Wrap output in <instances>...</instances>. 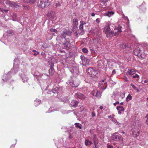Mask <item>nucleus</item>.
<instances>
[{"label": "nucleus", "instance_id": "40", "mask_svg": "<svg viewBox=\"0 0 148 148\" xmlns=\"http://www.w3.org/2000/svg\"><path fill=\"white\" fill-rule=\"evenodd\" d=\"M15 146V145L13 144L12 145H11L10 147V148H14Z\"/></svg>", "mask_w": 148, "mask_h": 148}, {"label": "nucleus", "instance_id": "5", "mask_svg": "<svg viewBox=\"0 0 148 148\" xmlns=\"http://www.w3.org/2000/svg\"><path fill=\"white\" fill-rule=\"evenodd\" d=\"M47 16L51 20H53L56 17L55 12L53 10L49 11L47 14Z\"/></svg>", "mask_w": 148, "mask_h": 148}, {"label": "nucleus", "instance_id": "60", "mask_svg": "<svg viewBox=\"0 0 148 148\" xmlns=\"http://www.w3.org/2000/svg\"><path fill=\"white\" fill-rule=\"evenodd\" d=\"M107 86V85L106 86V85H104V87H106H106Z\"/></svg>", "mask_w": 148, "mask_h": 148}, {"label": "nucleus", "instance_id": "22", "mask_svg": "<svg viewBox=\"0 0 148 148\" xmlns=\"http://www.w3.org/2000/svg\"><path fill=\"white\" fill-rule=\"evenodd\" d=\"M114 32L113 31H111L108 32V34H106V36L107 37H112L114 36Z\"/></svg>", "mask_w": 148, "mask_h": 148}, {"label": "nucleus", "instance_id": "29", "mask_svg": "<svg viewBox=\"0 0 148 148\" xmlns=\"http://www.w3.org/2000/svg\"><path fill=\"white\" fill-rule=\"evenodd\" d=\"M82 52L84 53H87L88 52V50L85 48H84L82 49Z\"/></svg>", "mask_w": 148, "mask_h": 148}, {"label": "nucleus", "instance_id": "44", "mask_svg": "<svg viewBox=\"0 0 148 148\" xmlns=\"http://www.w3.org/2000/svg\"><path fill=\"white\" fill-rule=\"evenodd\" d=\"M146 117H147L148 118V115H147L146 116ZM146 123L148 125V118H147V120L146 121Z\"/></svg>", "mask_w": 148, "mask_h": 148}, {"label": "nucleus", "instance_id": "7", "mask_svg": "<svg viewBox=\"0 0 148 148\" xmlns=\"http://www.w3.org/2000/svg\"><path fill=\"white\" fill-rule=\"evenodd\" d=\"M134 53L135 55L142 57V54L141 52V50L139 47H138L136 48L134 51Z\"/></svg>", "mask_w": 148, "mask_h": 148}, {"label": "nucleus", "instance_id": "35", "mask_svg": "<svg viewBox=\"0 0 148 148\" xmlns=\"http://www.w3.org/2000/svg\"><path fill=\"white\" fill-rule=\"evenodd\" d=\"M96 22L99 23L100 22V19L99 18H97L96 19Z\"/></svg>", "mask_w": 148, "mask_h": 148}, {"label": "nucleus", "instance_id": "57", "mask_svg": "<svg viewBox=\"0 0 148 148\" xmlns=\"http://www.w3.org/2000/svg\"><path fill=\"white\" fill-rule=\"evenodd\" d=\"M0 11H2V9L1 8H0Z\"/></svg>", "mask_w": 148, "mask_h": 148}, {"label": "nucleus", "instance_id": "37", "mask_svg": "<svg viewBox=\"0 0 148 148\" xmlns=\"http://www.w3.org/2000/svg\"><path fill=\"white\" fill-rule=\"evenodd\" d=\"M119 101H116V102L114 103L113 105L114 106H116L117 104H119Z\"/></svg>", "mask_w": 148, "mask_h": 148}, {"label": "nucleus", "instance_id": "61", "mask_svg": "<svg viewBox=\"0 0 148 148\" xmlns=\"http://www.w3.org/2000/svg\"><path fill=\"white\" fill-rule=\"evenodd\" d=\"M147 99L148 100V97L147 98Z\"/></svg>", "mask_w": 148, "mask_h": 148}, {"label": "nucleus", "instance_id": "58", "mask_svg": "<svg viewBox=\"0 0 148 148\" xmlns=\"http://www.w3.org/2000/svg\"><path fill=\"white\" fill-rule=\"evenodd\" d=\"M44 53H41V55H43V54H44Z\"/></svg>", "mask_w": 148, "mask_h": 148}, {"label": "nucleus", "instance_id": "52", "mask_svg": "<svg viewBox=\"0 0 148 148\" xmlns=\"http://www.w3.org/2000/svg\"><path fill=\"white\" fill-rule=\"evenodd\" d=\"M90 51H91V52H92V53L93 51V52L94 51V50L93 49H90Z\"/></svg>", "mask_w": 148, "mask_h": 148}, {"label": "nucleus", "instance_id": "6", "mask_svg": "<svg viewBox=\"0 0 148 148\" xmlns=\"http://www.w3.org/2000/svg\"><path fill=\"white\" fill-rule=\"evenodd\" d=\"M70 42V40L69 39H65V42L63 44V47L65 49L70 48L71 47Z\"/></svg>", "mask_w": 148, "mask_h": 148}, {"label": "nucleus", "instance_id": "56", "mask_svg": "<svg viewBox=\"0 0 148 148\" xmlns=\"http://www.w3.org/2000/svg\"><path fill=\"white\" fill-rule=\"evenodd\" d=\"M75 35H77V32H75Z\"/></svg>", "mask_w": 148, "mask_h": 148}, {"label": "nucleus", "instance_id": "19", "mask_svg": "<svg viewBox=\"0 0 148 148\" xmlns=\"http://www.w3.org/2000/svg\"><path fill=\"white\" fill-rule=\"evenodd\" d=\"M37 0H23V2L24 3H30L33 4Z\"/></svg>", "mask_w": 148, "mask_h": 148}, {"label": "nucleus", "instance_id": "2", "mask_svg": "<svg viewBox=\"0 0 148 148\" xmlns=\"http://www.w3.org/2000/svg\"><path fill=\"white\" fill-rule=\"evenodd\" d=\"M118 132H116L113 134L111 137V139L115 141H117L119 140L120 142H121V143L123 145V139L121 136L120 134L116 135Z\"/></svg>", "mask_w": 148, "mask_h": 148}, {"label": "nucleus", "instance_id": "41", "mask_svg": "<svg viewBox=\"0 0 148 148\" xmlns=\"http://www.w3.org/2000/svg\"><path fill=\"white\" fill-rule=\"evenodd\" d=\"M92 117H94V116H95V113L94 112H92Z\"/></svg>", "mask_w": 148, "mask_h": 148}, {"label": "nucleus", "instance_id": "62", "mask_svg": "<svg viewBox=\"0 0 148 148\" xmlns=\"http://www.w3.org/2000/svg\"><path fill=\"white\" fill-rule=\"evenodd\" d=\"M147 29H148V27H147Z\"/></svg>", "mask_w": 148, "mask_h": 148}, {"label": "nucleus", "instance_id": "53", "mask_svg": "<svg viewBox=\"0 0 148 148\" xmlns=\"http://www.w3.org/2000/svg\"><path fill=\"white\" fill-rule=\"evenodd\" d=\"M103 106H101L99 107V108L101 110H102L103 109Z\"/></svg>", "mask_w": 148, "mask_h": 148}, {"label": "nucleus", "instance_id": "3", "mask_svg": "<svg viewBox=\"0 0 148 148\" xmlns=\"http://www.w3.org/2000/svg\"><path fill=\"white\" fill-rule=\"evenodd\" d=\"M87 72L90 76L94 77L97 74V71L95 68L90 67L87 69Z\"/></svg>", "mask_w": 148, "mask_h": 148}, {"label": "nucleus", "instance_id": "1", "mask_svg": "<svg viewBox=\"0 0 148 148\" xmlns=\"http://www.w3.org/2000/svg\"><path fill=\"white\" fill-rule=\"evenodd\" d=\"M50 4V2L49 0H40L37 3L38 7L44 8L48 7Z\"/></svg>", "mask_w": 148, "mask_h": 148}, {"label": "nucleus", "instance_id": "12", "mask_svg": "<svg viewBox=\"0 0 148 148\" xmlns=\"http://www.w3.org/2000/svg\"><path fill=\"white\" fill-rule=\"evenodd\" d=\"M100 92L98 91L97 90H94L92 91L93 95L98 98L100 97Z\"/></svg>", "mask_w": 148, "mask_h": 148}, {"label": "nucleus", "instance_id": "17", "mask_svg": "<svg viewBox=\"0 0 148 148\" xmlns=\"http://www.w3.org/2000/svg\"><path fill=\"white\" fill-rule=\"evenodd\" d=\"M110 28L109 26V24L108 25L107 24V25L104 27V31L105 33L106 34H108V32H110Z\"/></svg>", "mask_w": 148, "mask_h": 148}, {"label": "nucleus", "instance_id": "46", "mask_svg": "<svg viewBox=\"0 0 148 148\" xmlns=\"http://www.w3.org/2000/svg\"><path fill=\"white\" fill-rule=\"evenodd\" d=\"M114 116V115H110L109 116H108V117L112 118Z\"/></svg>", "mask_w": 148, "mask_h": 148}, {"label": "nucleus", "instance_id": "26", "mask_svg": "<svg viewBox=\"0 0 148 148\" xmlns=\"http://www.w3.org/2000/svg\"><path fill=\"white\" fill-rule=\"evenodd\" d=\"M132 99V96L130 94H129L126 98V101L127 102H128L129 100H130Z\"/></svg>", "mask_w": 148, "mask_h": 148}, {"label": "nucleus", "instance_id": "9", "mask_svg": "<svg viewBox=\"0 0 148 148\" xmlns=\"http://www.w3.org/2000/svg\"><path fill=\"white\" fill-rule=\"evenodd\" d=\"M133 136L134 137H135L138 136L140 134V131L139 130L138 128V130L134 129H133L132 130Z\"/></svg>", "mask_w": 148, "mask_h": 148}, {"label": "nucleus", "instance_id": "48", "mask_svg": "<svg viewBox=\"0 0 148 148\" xmlns=\"http://www.w3.org/2000/svg\"><path fill=\"white\" fill-rule=\"evenodd\" d=\"M107 1V0H103V1H102V2L104 3H105Z\"/></svg>", "mask_w": 148, "mask_h": 148}, {"label": "nucleus", "instance_id": "50", "mask_svg": "<svg viewBox=\"0 0 148 148\" xmlns=\"http://www.w3.org/2000/svg\"><path fill=\"white\" fill-rule=\"evenodd\" d=\"M143 82L145 83H147L148 82V81L147 80H144Z\"/></svg>", "mask_w": 148, "mask_h": 148}, {"label": "nucleus", "instance_id": "47", "mask_svg": "<svg viewBox=\"0 0 148 148\" xmlns=\"http://www.w3.org/2000/svg\"><path fill=\"white\" fill-rule=\"evenodd\" d=\"M74 82H73V87H77V85H75L74 84L73 85V84H74Z\"/></svg>", "mask_w": 148, "mask_h": 148}, {"label": "nucleus", "instance_id": "33", "mask_svg": "<svg viewBox=\"0 0 148 148\" xmlns=\"http://www.w3.org/2000/svg\"><path fill=\"white\" fill-rule=\"evenodd\" d=\"M83 25L81 23V24L79 26V28L80 29H83Z\"/></svg>", "mask_w": 148, "mask_h": 148}, {"label": "nucleus", "instance_id": "43", "mask_svg": "<svg viewBox=\"0 0 148 148\" xmlns=\"http://www.w3.org/2000/svg\"><path fill=\"white\" fill-rule=\"evenodd\" d=\"M114 122L116 123L117 125H119L120 124L119 122H117V120H116L115 121H114Z\"/></svg>", "mask_w": 148, "mask_h": 148}, {"label": "nucleus", "instance_id": "30", "mask_svg": "<svg viewBox=\"0 0 148 148\" xmlns=\"http://www.w3.org/2000/svg\"><path fill=\"white\" fill-rule=\"evenodd\" d=\"M130 85L132 87V88L134 90H137V92H138L139 90L138 89L136 88V87L133 84H130Z\"/></svg>", "mask_w": 148, "mask_h": 148}, {"label": "nucleus", "instance_id": "39", "mask_svg": "<svg viewBox=\"0 0 148 148\" xmlns=\"http://www.w3.org/2000/svg\"><path fill=\"white\" fill-rule=\"evenodd\" d=\"M108 148H114L111 145H108Z\"/></svg>", "mask_w": 148, "mask_h": 148}, {"label": "nucleus", "instance_id": "27", "mask_svg": "<svg viewBox=\"0 0 148 148\" xmlns=\"http://www.w3.org/2000/svg\"><path fill=\"white\" fill-rule=\"evenodd\" d=\"M120 47L122 49H125L128 47L126 44H124L121 45H120Z\"/></svg>", "mask_w": 148, "mask_h": 148}, {"label": "nucleus", "instance_id": "11", "mask_svg": "<svg viewBox=\"0 0 148 148\" xmlns=\"http://www.w3.org/2000/svg\"><path fill=\"white\" fill-rule=\"evenodd\" d=\"M104 82V80H102L101 81H100L99 82V87H100L103 89H106V87H104V85L106 86L107 85V83H104L103 84V82Z\"/></svg>", "mask_w": 148, "mask_h": 148}, {"label": "nucleus", "instance_id": "20", "mask_svg": "<svg viewBox=\"0 0 148 148\" xmlns=\"http://www.w3.org/2000/svg\"><path fill=\"white\" fill-rule=\"evenodd\" d=\"M92 144V142L88 139H86L85 140V144L87 146H89Z\"/></svg>", "mask_w": 148, "mask_h": 148}, {"label": "nucleus", "instance_id": "51", "mask_svg": "<svg viewBox=\"0 0 148 148\" xmlns=\"http://www.w3.org/2000/svg\"><path fill=\"white\" fill-rule=\"evenodd\" d=\"M56 89L55 88V89H54L52 91V92L53 93H55V92H54V91H56Z\"/></svg>", "mask_w": 148, "mask_h": 148}, {"label": "nucleus", "instance_id": "42", "mask_svg": "<svg viewBox=\"0 0 148 148\" xmlns=\"http://www.w3.org/2000/svg\"><path fill=\"white\" fill-rule=\"evenodd\" d=\"M124 79L125 80L126 82H127L128 81L127 78V77H125Z\"/></svg>", "mask_w": 148, "mask_h": 148}, {"label": "nucleus", "instance_id": "49", "mask_svg": "<svg viewBox=\"0 0 148 148\" xmlns=\"http://www.w3.org/2000/svg\"><path fill=\"white\" fill-rule=\"evenodd\" d=\"M91 16H95V14L94 13H93L92 14H91Z\"/></svg>", "mask_w": 148, "mask_h": 148}, {"label": "nucleus", "instance_id": "15", "mask_svg": "<svg viewBox=\"0 0 148 148\" xmlns=\"http://www.w3.org/2000/svg\"><path fill=\"white\" fill-rule=\"evenodd\" d=\"M75 97L81 99H84L86 98L85 96L80 93H76L75 94Z\"/></svg>", "mask_w": 148, "mask_h": 148}, {"label": "nucleus", "instance_id": "36", "mask_svg": "<svg viewBox=\"0 0 148 148\" xmlns=\"http://www.w3.org/2000/svg\"><path fill=\"white\" fill-rule=\"evenodd\" d=\"M116 71L115 69H114L112 72V74L114 75L116 73Z\"/></svg>", "mask_w": 148, "mask_h": 148}, {"label": "nucleus", "instance_id": "54", "mask_svg": "<svg viewBox=\"0 0 148 148\" xmlns=\"http://www.w3.org/2000/svg\"><path fill=\"white\" fill-rule=\"evenodd\" d=\"M33 52H37L36 51V50H33Z\"/></svg>", "mask_w": 148, "mask_h": 148}, {"label": "nucleus", "instance_id": "59", "mask_svg": "<svg viewBox=\"0 0 148 148\" xmlns=\"http://www.w3.org/2000/svg\"><path fill=\"white\" fill-rule=\"evenodd\" d=\"M122 133L123 134H125V132H124V131H122Z\"/></svg>", "mask_w": 148, "mask_h": 148}, {"label": "nucleus", "instance_id": "24", "mask_svg": "<svg viewBox=\"0 0 148 148\" xmlns=\"http://www.w3.org/2000/svg\"><path fill=\"white\" fill-rule=\"evenodd\" d=\"M55 3H54V6L55 8H57L61 6V5L60 2L58 1H55Z\"/></svg>", "mask_w": 148, "mask_h": 148}, {"label": "nucleus", "instance_id": "13", "mask_svg": "<svg viewBox=\"0 0 148 148\" xmlns=\"http://www.w3.org/2000/svg\"><path fill=\"white\" fill-rule=\"evenodd\" d=\"M104 62L102 60H99L97 62L98 67L99 68H103L104 67Z\"/></svg>", "mask_w": 148, "mask_h": 148}, {"label": "nucleus", "instance_id": "45", "mask_svg": "<svg viewBox=\"0 0 148 148\" xmlns=\"http://www.w3.org/2000/svg\"><path fill=\"white\" fill-rule=\"evenodd\" d=\"M37 53H34V56H36L37 55V54H39V53L38 52H37Z\"/></svg>", "mask_w": 148, "mask_h": 148}, {"label": "nucleus", "instance_id": "25", "mask_svg": "<svg viewBox=\"0 0 148 148\" xmlns=\"http://www.w3.org/2000/svg\"><path fill=\"white\" fill-rule=\"evenodd\" d=\"M78 24V21L77 19L74 18L73 19V26L74 27H76Z\"/></svg>", "mask_w": 148, "mask_h": 148}, {"label": "nucleus", "instance_id": "32", "mask_svg": "<svg viewBox=\"0 0 148 148\" xmlns=\"http://www.w3.org/2000/svg\"><path fill=\"white\" fill-rule=\"evenodd\" d=\"M139 77V76L137 74H136L132 76V77L134 78H138Z\"/></svg>", "mask_w": 148, "mask_h": 148}, {"label": "nucleus", "instance_id": "28", "mask_svg": "<svg viewBox=\"0 0 148 148\" xmlns=\"http://www.w3.org/2000/svg\"><path fill=\"white\" fill-rule=\"evenodd\" d=\"M75 125L76 127H78L80 129H82V128L81 126V125L79 123H75Z\"/></svg>", "mask_w": 148, "mask_h": 148}, {"label": "nucleus", "instance_id": "14", "mask_svg": "<svg viewBox=\"0 0 148 148\" xmlns=\"http://www.w3.org/2000/svg\"><path fill=\"white\" fill-rule=\"evenodd\" d=\"M116 109L118 110V113L119 114H121V112L124 111V110L123 107L121 106H117Z\"/></svg>", "mask_w": 148, "mask_h": 148}, {"label": "nucleus", "instance_id": "31", "mask_svg": "<svg viewBox=\"0 0 148 148\" xmlns=\"http://www.w3.org/2000/svg\"><path fill=\"white\" fill-rule=\"evenodd\" d=\"M50 31L51 32H54L56 33L57 31V30L56 29H53L52 28H51L50 29Z\"/></svg>", "mask_w": 148, "mask_h": 148}, {"label": "nucleus", "instance_id": "21", "mask_svg": "<svg viewBox=\"0 0 148 148\" xmlns=\"http://www.w3.org/2000/svg\"><path fill=\"white\" fill-rule=\"evenodd\" d=\"M67 32H63L61 34L60 37L61 38H65L66 37V35L67 34Z\"/></svg>", "mask_w": 148, "mask_h": 148}, {"label": "nucleus", "instance_id": "18", "mask_svg": "<svg viewBox=\"0 0 148 148\" xmlns=\"http://www.w3.org/2000/svg\"><path fill=\"white\" fill-rule=\"evenodd\" d=\"M82 60L83 64H87L89 62V60L84 57H82Z\"/></svg>", "mask_w": 148, "mask_h": 148}, {"label": "nucleus", "instance_id": "34", "mask_svg": "<svg viewBox=\"0 0 148 148\" xmlns=\"http://www.w3.org/2000/svg\"><path fill=\"white\" fill-rule=\"evenodd\" d=\"M95 138H94V139H93V140H94V145H95V148H97V145L95 143Z\"/></svg>", "mask_w": 148, "mask_h": 148}, {"label": "nucleus", "instance_id": "38", "mask_svg": "<svg viewBox=\"0 0 148 148\" xmlns=\"http://www.w3.org/2000/svg\"><path fill=\"white\" fill-rule=\"evenodd\" d=\"M80 23H81L83 25L86 24V23L85 22L83 21H80Z\"/></svg>", "mask_w": 148, "mask_h": 148}, {"label": "nucleus", "instance_id": "23", "mask_svg": "<svg viewBox=\"0 0 148 148\" xmlns=\"http://www.w3.org/2000/svg\"><path fill=\"white\" fill-rule=\"evenodd\" d=\"M114 14V13L112 11H108L105 13V15L110 17Z\"/></svg>", "mask_w": 148, "mask_h": 148}, {"label": "nucleus", "instance_id": "16", "mask_svg": "<svg viewBox=\"0 0 148 148\" xmlns=\"http://www.w3.org/2000/svg\"><path fill=\"white\" fill-rule=\"evenodd\" d=\"M79 102L75 100H72L70 103L71 107L75 108L77 107L78 104Z\"/></svg>", "mask_w": 148, "mask_h": 148}, {"label": "nucleus", "instance_id": "8", "mask_svg": "<svg viewBox=\"0 0 148 148\" xmlns=\"http://www.w3.org/2000/svg\"><path fill=\"white\" fill-rule=\"evenodd\" d=\"M136 71L135 69H129L126 73V75L128 76H131L134 74Z\"/></svg>", "mask_w": 148, "mask_h": 148}, {"label": "nucleus", "instance_id": "55", "mask_svg": "<svg viewBox=\"0 0 148 148\" xmlns=\"http://www.w3.org/2000/svg\"><path fill=\"white\" fill-rule=\"evenodd\" d=\"M120 104L121 105H123V102H121L120 103Z\"/></svg>", "mask_w": 148, "mask_h": 148}, {"label": "nucleus", "instance_id": "4", "mask_svg": "<svg viewBox=\"0 0 148 148\" xmlns=\"http://www.w3.org/2000/svg\"><path fill=\"white\" fill-rule=\"evenodd\" d=\"M5 3L9 7L16 8H18L19 7V5L17 3L14 2H12L8 0L6 1Z\"/></svg>", "mask_w": 148, "mask_h": 148}, {"label": "nucleus", "instance_id": "10", "mask_svg": "<svg viewBox=\"0 0 148 148\" xmlns=\"http://www.w3.org/2000/svg\"><path fill=\"white\" fill-rule=\"evenodd\" d=\"M122 27L121 26H119L117 29L115 30L114 35L115 36H117L118 35L122 32L121 29Z\"/></svg>", "mask_w": 148, "mask_h": 148}]
</instances>
